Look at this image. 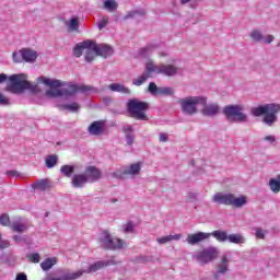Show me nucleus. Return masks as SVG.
Instances as JSON below:
<instances>
[{"mask_svg":"<svg viewBox=\"0 0 280 280\" xmlns=\"http://www.w3.org/2000/svg\"><path fill=\"white\" fill-rule=\"evenodd\" d=\"M119 261H116L115 258H112L107 261L100 260L91 265L88 269H80L73 271L71 269H57L55 271L56 279L51 280H75L80 279L83 275H90L91 272H97V270H102V268H106V266H116Z\"/></svg>","mask_w":280,"mask_h":280,"instance_id":"f257e3e1","label":"nucleus"},{"mask_svg":"<svg viewBox=\"0 0 280 280\" xmlns=\"http://www.w3.org/2000/svg\"><path fill=\"white\" fill-rule=\"evenodd\" d=\"M7 91L9 93H14L15 95H21L25 91H36V85L27 81L25 74H13L9 77V82L7 83Z\"/></svg>","mask_w":280,"mask_h":280,"instance_id":"f03ea898","label":"nucleus"},{"mask_svg":"<svg viewBox=\"0 0 280 280\" xmlns=\"http://www.w3.org/2000/svg\"><path fill=\"white\" fill-rule=\"evenodd\" d=\"M212 202L217 205H225L228 207H235L236 209H242L245 205H248V197L241 196L235 197L233 194L217 192L212 197Z\"/></svg>","mask_w":280,"mask_h":280,"instance_id":"7ed1b4c3","label":"nucleus"},{"mask_svg":"<svg viewBox=\"0 0 280 280\" xmlns=\"http://www.w3.org/2000/svg\"><path fill=\"white\" fill-rule=\"evenodd\" d=\"M91 86L89 85H75L68 84L66 88L61 89H51L46 91L47 97H72L75 93H89Z\"/></svg>","mask_w":280,"mask_h":280,"instance_id":"20e7f679","label":"nucleus"},{"mask_svg":"<svg viewBox=\"0 0 280 280\" xmlns=\"http://www.w3.org/2000/svg\"><path fill=\"white\" fill-rule=\"evenodd\" d=\"M206 102H208L206 96H186L179 100V106L184 115L192 116L198 114V106L206 104Z\"/></svg>","mask_w":280,"mask_h":280,"instance_id":"39448f33","label":"nucleus"},{"mask_svg":"<svg viewBox=\"0 0 280 280\" xmlns=\"http://www.w3.org/2000/svg\"><path fill=\"white\" fill-rule=\"evenodd\" d=\"M150 108V104L139 101L137 98L129 100L127 103V110L133 119H138L140 121H148V116L145 115V110Z\"/></svg>","mask_w":280,"mask_h":280,"instance_id":"423d86ee","label":"nucleus"},{"mask_svg":"<svg viewBox=\"0 0 280 280\" xmlns=\"http://www.w3.org/2000/svg\"><path fill=\"white\" fill-rule=\"evenodd\" d=\"M223 115L228 121L234 124H246L248 121V115L244 113V105H226L223 108Z\"/></svg>","mask_w":280,"mask_h":280,"instance_id":"0eeeda50","label":"nucleus"},{"mask_svg":"<svg viewBox=\"0 0 280 280\" xmlns=\"http://www.w3.org/2000/svg\"><path fill=\"white\" fill-rule=\"evenodd\" d=\"M218 257H220V249H218L215 246L203 248L194 255V259H196L198 264H201V266L211 264V261H215Z\"/></svg>","mask_w":280,"mask_h":280,"instance_id":"6e6552de","label":"nucleus"},{"mask_svg":"<svg viewBox=\"0 0 280 280\" xmlns=\"http://www.w3.org/2000/svg\"><path fill=\"white\" fill-rule=\"evenodd\" d=\"M98 242L102 248H107L108 250H115L117 248H124V246H126L124 240L113 238V236L108 232H102L98 236Z\"/></svg>","mask_w":280,"mask_h":280,"instance_id":"1a4fd4ad","label":"nucleus"},{"mask_svg":"<svg viewBox=\"0 0 280 280\" xmlns=\"http://www.w3.org/2000/svg\"><path fill=\"white\" fill-rule=\"evenodd\" d=\"M147 70L153 71V73L166 75L168 78H172L178 73V68L173 65H154V62L149 61L147 62Z\"/></svg>","mask_w":280,"mask_h":280,"instance_id":"9d476101","label":"nucleus"},{"mask_svg":"<svg viewBox=\"0 0 280 280\" xmlns=\"http://www.w3.org/2000/svg\"><path fill=\"white\" fill-rule=\"evenodd\" d=\"M141 172V163H133L129 166H122L119 171L114 173L118 178H126V176H137Z\"/></svg>","mask_w":280,"mask_h":280,"instance_id":"9b49d317","label":"nucleus"},{"mask_svg":"<svg viewBox=\"0 0 280 280\" xmlns=\"http://www.w3.org/2000/svg\"><path fill=\"white\" fill-rule=\"evenodd\" d=\"M201 115L203 117H215L220 115V105L218 103L201 104Z\"/></svg>","mask_w":280,"mask_h":280,"instance_id":"f8f14e48","label":"nucleus"},{"mask_svg":"<svg viewBox=\"0 0 280 280\" xmlns=\"http://www.w3.org/2000/svg\"><path fill=\"white\" fill-rule=\"evenodd\" d=\"M209 237H211V234L207 232H197L195 234H188L186 242L190 246H196V244H200V242H205V240H209Z\"/></svg>","mask_w":280,"mask_h":280,"instance_id":"ddd939ff","label":"nucleus"},{"mask_svg":"<svg viewBox=\"0 0 280 280\" xmlns=\"http://www.w3.org/2000/svg\"><path fill=\"white\" fill-rule=\"evenodd\" d=\"M85 178L88 183H97L102 178V171L95 166H88L85 168Z\"/></svg>","mask_w":280,"mask_h":280,"instance_id":"4468645a","label":"nucleus"},{"mask_svg":"<svg viewBox=\"0 0 280 280\" xmlns=\"http://www.w3.org/2000/svg\"><path fill=\"white\" fill-rule=\"evenodd\" d=\"M94 49L96 50L97 56H101L102 58H109V56H113L115 52L113 46L107 44H96Z\"/></svg>","mask_w":280,"mask_h":280,"instance_id":"2eb2a0df","label":"nucleus"},{"mask_svg":"<svg viewBox=\"0 0 280 280\" xmlns=\"http://www.w3.org/2000/svg\"><path fill=\"white\" fill-rule=\"evenodd\" d=\"M10 229L13 231V233H26V231L30 229V223L19 219L11 223Z\"/></svg>","mask_w":280,"mask_h":280,"instance_id":"dca6fc26","label":"nucleus"},{"mask_svg":"<svg viewBox=\"0 0 280 280\" xmlns=\"http://www.w3.org/2000/svg\"><path fill=\"white\" fill-rule=\"evenodd\" d=\"M97 47V44L93 40H91V44L89 47H85V60L86 62H93L95 60V57L97 55V50L95 49Z\"/></svg>","mask_w":280,"mask_h":280,"instance_id":"f3484780","label":"nucleus"},{"mask_svg":"<svg viewBox=\"0 0 280 280\" xmlns=\"http://www.w3.org/2000/svg\"><path fill=\"white\" fill-rule=\"evenodd\" d=\"M90 135L94 137H100L104 132V121H94L89 127Z\"/></svg>","mask_w":280,"mask_h":280,"instance_id":"a211bd4d","label":"nucleus"},{"mask_svg":"<svg viewBox=\"0 0 280 280\" xmlns=\"http://www.w3.org/2000/svg\"><path fill=\"white\" fill-rule=\"evenodd\" d=\"M122 132L125 133V139L127 141V145H132L135 143V129L131 125H126L122 127Z\"/></svg>","mask_w":280,"mask_h":280,"instance_id":"6ab92c4d","label":"nucleus"},{"mask_svg":"<svg viewBox=\"0 0 280 280\" xmlns=\"http://www.w3.org/2000/svg\"><path fill=\"white\" fill-rule=\"evenodd\" d=\"M38 58V52L30 48L22 49V61L34 62Z\"/></svg>","mask_w":280,"mask_h":280,"instance_id":"aec40b11","label":"nucleus"},{"mask_svg":"<svg viewBox=\"0 0 280 280\" xmlns=\"http://www.w3.org/2000/svg\"><path fill=\"white\" fill-rule=\"evenodd\" d=\"M224 272H229V257L223 255L221 257V262L218 265V273L214 276V279H220L219 275H224Z\"/></svg>","mask_w":280,"mask_h":280,"instance_id":"412c9836","label":"nucleus"},{"mask_svg":"<svg viewBox=\"0 0 280 280\" xmlns=\"http://www.w3.org/2000/svg\"><path fill=\"white\" fill-rule=\"evenodd\" d=\"M86 47H91V40H84L80 44H77L73 48V54L75 58H80L84 51H86Z\"/></svg>","mask_w":280,"mask_h":280,"instance_id":"4be33fe9","label":"nucleus"},{"mask_svg":"<svg viewBox=\"0 0 280 280\" xmlns=\"http://www.w3.org/2000/svg\"><path fill=\"white\" fill-rule=\"evenodd\" d=\"M208 235H210V237H214L217 242H229V233H226V231L215 230L211 233H208Z\"/></svg>","mask_w":280,"mask_h":280,"instance_id":"5701e85b","label":"nucleus"},{"mask_svg":"<svg viewBox=\"0 0 280 280\" xmlns=\"http://www.w3.org/2000/svg\"><path fill=\"white\" fill-rule=\"evenodd\" d=\"M38 80L39 82H42L46 86H49L50 89H60V86H65V84H62L60 80H51L45 77H40Z\"/></svg>","mask_w":280,"mask_h":280,"instance_id":"b1692460","label":"nucleus"},{"mask_svg":"<svg viewBox=\"0 0 280 280\" xmlns=\"http://www.w3.org/2000/svg\"><path fill=\"white\" fill-rule=\"evenodd\" d=\"M152 73H154L153 71H149L148 70V65L145 66V71L138 77L137 79H133L132 84H135V86H141V84H143L148 78H152Z\"/></svg>","mask_w":280,"mask_h":280,"instance_id":"393cba45","label":"nucleus"},{"mask_svg":"<svg viewBox=\"0 0 280 280\" xmlns=\"http://www.w3.org/2000/svg\"><path fill=\"white\" fill-rule=\"evenodd\" d=\"M89 180L86 179V175L84 174H77L72 177V186L77 188L84 187Z\"/></svg>","mask_w":280,"mask_h":280,"instance_id":"a878e982","label":"nucleus"},{"mask_svg":"<svg viewBox=\"0 0 280 280\" xmlns=\"http://www.w3.org/2000/svg\"><path fill=\"white\" fill-rule=\"evenodd\" d=\"M108 90L114 93H124L125 95H130V89L126 88L120 83H112L108 85Z\"/></svg>","mask_w":280,"mask_h":280,"instance_id":"bb28decb","label":"nucleus"},{"mask_svg":"<svg viewBox=\"0 0 280 280\" xmlns=\"http://www.w3.org/2000/svg\"><path fill=\"white\" fill-rule=\"evenodd\" d=\"M58 264V258H46L44 261L40 262V268L44 270V272H47V270H51L54 266Z\"/></svg>","mask_w":280,"mask_h":280,"instance_id":"cd10ccee","label":"nucleus"},{"mask_svg":"<svg viewBox=\"0 0 280 280\" xmlns=\"http://www.w3.org/2000/svg\"><path fill=\"white\" fill-rule=\"evenodd\" d=\"M158 47L159 45L150 43L147 46L140 48L139 54L142 58H148V56H150V54H152V51H154Z\"/></svg>","mask_w":280,"mask_h":280,"instance_id":"c85d7f7f","label":"nucleus"},{"mask_svg":"<svg viewBox=\"0 0 280 280\" xmlns=\"http://www.w3.org/2000/svg\"><path fill=\"white\" fill-rule=\"evenodd\" d=\"M228 242H230V244H246V237L240 233L229 234Z\"/></svg>","mask_w":280,"mask_h":280,"instance_id":"c756f323","label":"nucleus"},{"mask_svg":"<svg viewBox=\"0 0 280 280\" xmlns=\"http://www.w3.org/2000/svg\"><path fill=\"white\" fill-rule=\"evenodd\" d=\"M269 189L272 191V194L280 192V175L276 176V178L269 179Z\"/></svg>","mask_w":280,"mask_h":280,"instance_id":"7c9ffc66","label":"nucleus"},{"mask_svg":"<svg viewBox=\"0 0 280 280\" xmlns=\"http://www.w3.org/2000/svg\"><path fill=\"white\" fill-rule=\"evenodd\" d=\"M32 187L39 191H46V189H49V179H38L32 185Z\"/></svg>","mask_w":280,"mask_h":280,"instance_id":"2f4dec72","label":"nucleus"},{"mask_svg":"<svg viewBox=\"0 0 280 280\" xmlns=\"http://www.w3.org/2000/svg\"><path fill=\"white\" fill-rule=\"evenodd\" d=\"M250 113L254 117H261V115H267L268 109L265 104L257 107H252Z\"/></svg>","mask_w":280,"mask_h":280,"instance_id":"473e14b6","label":"nucleus"},{"mask_svg":"<svg viewBox=\"0 0 280 280\" xmlns=\"http://www.w3.org/2000/svg\"><path fill=\"white\" fill-rule=\"evenodd\" d=\"M60 110H70V113H78L80 110V104L71 103L59 105Z\"/></svg>","mask_w":280,"mask_h":280,"instance_id":"72a5a7b5","label":"nucleus"},{"mask_svg":"<svg viewBox=\"0 0 280 280\" xmlns=\"http://www.w3.org/2000/svg\"><path fill=\"white\" fill-rule=\"evenodd\" d=\"M249 38H252V40H254V43H261V42H264V34L259 30H253L249 33Z\"/></svg>","mask_w":280,"mask_h":280,"instance_id":"f704fd0d","label":"nucleus"},{"mask_svg":"<svg viewBox=\"0 0 280 280\" xmlns=\"http://www.w3.org/2000/svg\"><path fill=\"white\" fill-rule=\"evenodd\" d=\"M67 27L70 30V32H78V30L80 27V21L78 20V18L71 19L67 23Z\"/></svg>","mask_w":280,"mask_h":280,"instance_id":"c9c22d12","label":"nucleus"},{"mask_svg":"<svg viewBox=\"0 0 280 280\" xmlns=\"http://www.w3.org/2000/svg\"><path fill=\"white\" fill-rule=\"evenodd\" d=\"M267 113L271 115H277V113H280V104L279 103H270L266 104Z\"/></svg>","mask_w":280,"mask_h":280,"instance_id":"e433bc0d","label":"nucleus"},{"mask_svg":"<svg viewBox=\"0 0 280 280\" xmlns=\"http://www.w3.org/2000/svg\"><path fill=\"white\" fill-rule=\"evenodd\" d=\"M118 5L119 4H117V1H115V0H105V2H104V8L108 12H115V10H117Z\"/></svg>","mask_w":280,"mask_h":280,"instance_id":"4c0bfd02","label":"nucleus"},{"mask_svg":"<svg viewBox=\"0 0 280 280\" xmlns=\"http://www.w3.org/2000/svg\"><path fill=\"white\" fill-rule=\"evenodd\" d=\"M58 164V155H48L46 158V167L51 170V167H56Z\"/></svg>","mask_w":280,"mask_h":280,"instance_id":"58836bf2","label":"nucleus"},{"mask_svg":"<svg viewBox=\"0 0 280 280\" xmlns=\"http://www.w3.org/2000/svg\"><path fill=\"white\" fill-rule=\"evenodd\" d=\"M61 174L66 175L67 178H70L71 174H73V172H75V167L71 166V165H63L60 168Z\"/></svg>","mask_w":280,"mask_h":280,"instance_id":"ea45409f","label":"nucleus"},{"mask_svg":"<svg viewBox=\"0 0 280 280\" xmlns=\"http://www.w3.org/2000/svg\"><path fill=\"white\" fill-rule=\"evenodd\" d=\"M277 121V115L267 113L264 117V122L267 124V126H272Z\"/></svg>","mask_w":280,"mask_h":280,"instance_id":"a19ab883","label":"nucleus"},{"mask_svg":"<svg viewBox=\"0 0 280 280\" xmlns=\"http://www.w3.org/2000/svg\"><path fill=\"white\" fill-rule=\"evenodd\" d=\"M0 224L1 226H11L12 223H10V215L8 213H3L0 215Z\"/></svg>","mask_w":280,"mask_h":280,"instance_id":"79ce46f5","label":"nucleus"},{"mask_svg":"<svg viewBox=\"0 0 280 280\" xmlns=\"http://www.w3.org/2000/svg\"><path fill=\"white\" fill-rule=\"evenodd\" d=\"M261 141H265L266 143H269V145H276L277 143V137L273 135L265 136L261 138Z\"/></svg>","mask_w":280,"mask_h":280,"instance_id":"37998d69","label":"nucleus"},{"mask_svg":"<svg viewBox=\"0 0 280 280\" xmlns=\"http://www.w3.org/2000/svg\"><path fill=\"white\" fill-rule=\"evenodd\" d=\"M137 14L143 16V14H145V11H130L125 15V21H128V19H135Z\"/></svg>","mask_w":280,"mask_h":280,"instance_id":"c03bdc74","label":"nucleus"},{"mask_svg":"<svg viewBox=\"0 0 280 280\" xmlns=\"http://www.w3.org/2000/svg\"><path fill=\"white\" fill-rule=\"evenodd\" d=\"M174 93V89L172 88H159L158 95H172Z\"/></svg>","mask_w":280,"mask_h":280,"instance_id":"a18cd8bd","label":"nucleus"},{"mask_svg":"<svg viewBox=\"0 0 280 280\" xmlns=\"http://www.w3.org/2000/svg\"><path fill=\"white\" fill-rule=\"evenodd\" d=\"M27 257L32 264H38L40 261V254L38 253L28 254Z\"/></svg>","mask_w":280,"mask_h":280,"instance_id":"49530a36","label":"nucleus"},{"mask_svg":"<svg viewBox=\"0 0 280 280\" xmlns=\"http://www.w3.org/2000/svg\"><path fill=\"white\" fill-rule=\"evenodd\" d=\"M149 93H151V95H159V86H156V83H154V82H151L150 84H149Z\"/></svg>","mask_w":280,"mask_h":280,"instance_id":"de8ad7c7","label":"nucleus"},{"mask_svg":"<svg viewBox=\"0 0 280 280\" xmlns=\"http://www.w3.org/2000/svg\"><path fill=\"white\" fill-rule=\"evenodd\" d=\"M255 231H256L255 235H256V237H257L258 240H265V237H266V231H264V230L260 229V228H256Z\"/></svg>","mask_w":280,"mask_h":280,"instance_id":"09e8293b","label":"nucleus"},{"mask_svg":"<svg viewBox=\"0 0 280 280\" xmlns=\"http://www.w3.org/2000/svg\"><path fill=\"white\" fill-rule=\"evenodd\" d=\"M135 231V224L132 222H128L124 225V233H132Z\"/></svg>","mask_w":280,"mask_h":280,"instance_id":"8fccbe9b","label":"nucleus"},{"mask_svg":"<svg viewBox=\"0 0 280 280\" xmlns=\"http://www.w3.org/2000/svg\"><path fill=\"white\" fill-rule=\"evenodd\" d=\"M0 106H10V98L0 93Z\"/></svg>","mask_w":280,"mask_h":280,"instance_id":"3c124183","label":"nucleus"},{"mask_svg":"<svg viewBox=\"0 0 280 280\" xmlns=\"http://www.w3.org/2000/svg\"><path fill=\"white\" fill-rule=\"evenodd\" d=\"M13 60L14 62H23V50L19 52H13Z\"/></svg>","mask_w":280,"mask_h":280,"instance_id":"603ef678","label":"nucleus"},{"mask_svg":"<svg viewBox=\"0 0 280 280\" xmlns=\"http://www.w3.org/2000/svg\"><path fill=\"white\" fill-rule=\"evenodd\" d=\"M5 175L11 178H20L21 173L19 171H7Z\"/></svg>","mask_w":280,"mask_h":280,"instance_id":"864d4df0","label":"nucleus"},{"mask_svg":"<svg viewBox=\"0 0 280 280\" xmlns=\"http://www.w3.org/2000/svg\"><path fill=\"white\" fill-rule=\"evenodd\" d=\"M108 25V18H103V20L98 23V30H104Z\"/></svg>","mask_w":280,"mask_h":280,"instance_id":"5fc2aeb1","label":"nucleus"},{"mask_svg":"<svg viewBox=\"0 0 280 280\" xmlns=\"http://www.w3.org/2000/svg\"><path fill=\"white\" fill-rule=\"evenodd\" d=\"M262 40H264V43H266V45H270V43L275 42V36L273 35L264 36Z\"/></svg>","mask_w":280,"mask_h":280,"instance_id":"6e6d98bb","label":"nucleus"},{"mask_svg":"<svg viewBox=\"0 0 280 280\" xmlns=\"http://www.w3.org/2000/svg\"><path fill=\"white\" fill-rule=\"evenodd\" d=\"M10 247V241H1V234H0V250H3V248Z\"/></svg>","mask_w":280,"mask_h":280,"instance_id":"4d7b16f0","label":"nucleus"},{"mask_svg":"<svg viewBox=\"0 0 280 280\" xmlns=\"http://www.w3.org/2000/svg\"><path fill=\"white\" fill-rule=\"evenodd\" d=\"M158 244H167L170 242V235L156 238Z\"/></svg>","mask_w":280,"mask_h":280,"instance_id":"13d9d810","label":"nucleus"},{"mask_svg":"<svg viewBox=\"0 0 280 280\" xmlns=\"http://www.w3.org/2000/svg\"><path fill=\"white\" fill-rule=\"evenodd\" d=\"M183 237V234H174V235H168L170 242H178Z\"/></svg>","mask_w":280,"mask_h":280,"instance_id":"bf43d9fd","label":"nucleus"},{"mask_svg":"<svg viewBox=\"0 0 280 280\" xmlns=\"http://www.w3.org/2000/svg\"><path fill=\"white\" fill-rule=\"evenodd\" d=\"M188 200H189V202H194L195 200H198V194L189 192L188 194Z\"/></svg>","mask_w":280,"mask_h":280,"instance_id":"052dcab7","label":"nucleus"},{"mask_svg":"<svg viewBox=\"0 0 280 280\" xmlns=\"http://www.w3.org/2000/svg\"><path fill=\"white\" fill-rule=\"evenodd\" d=\"M10 78H8V74L5 73H0V84H3V82H8Z\"/></svg>","mask_w":280,"mask_h":280,"instance_id":"680f3d73","label":"nucleus"},{"mask_svg":"<svg viewBox=\"0 0 280 280\" xmlns=\"http://www.w3.org/2000/svg\"><path fill=\"white\" fill-rule=\"evenodd\" d=\"M13 240L16 244H21V242H25V238H23V236L21 235H14Z\"/></svg>","mask_w":280,"mask_h":280,"instance_id":"e2e57ef3","label":"nucleus"},{"mask_svg":"<svg viewBox=\"0 0 280 280\" xmlns=\"http://www.w3.org/2000/svg\"><path fill=\"white\" fill-rule=\"evenodd\" d=\"M148 261H150V259L147 256H142L137 259L138 264H145Z\"/></svg>","mask_w":280,"mask_h":280,"instance_id":"0e129e2a","label":"nucleus"},{"mask_svg":"<svg viewBox=\"0 0 280 280\" xmlns=\"http://www.w3.org/2000/svg\"><path fill=\"white\" fill-rule=\"evenodd\" d=\"M15 280H27V275L25 272L18 273Z\"/></svg>","mask_w":280,"mask_h":280,"instance_id":"69168bd1","label":"nucleus"},{"mask_svg":"<svg viewBox=\"0 0 280 280\" xmlns=\"http://www.w3.org/2000/svg\"><path fill=\"white\" fill-rule=\"evenodd\" d=\"M167 139H170V136L167 133H160V141H162V143H165Z\"/></svg>","mask_w":280,"mask_h":280,"instance_id":"338daca9","label":"nucleus"},{"mask_svg":"<svg viewBox=\"0 0 280 280\" xmlns=\"http://www.w3.org/2000/svg\"><path fill=\"white\" fill-rule=\"evenodd\" d=\"M189 1H191V0H180V3H182L183 5H185L186 3H189Z\"/></svg>","mask_w":280,"mask_h":280,"instance_id":"774afa93","label":"nucleus"}]
</instances>
